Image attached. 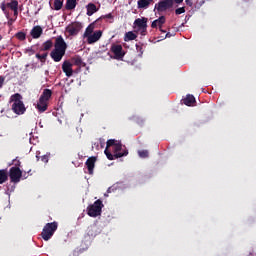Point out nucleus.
Wrapping results in <instances>:
<instances>
[{
  "mask_svg": "<svg viewBox=\"0 0 256 256\" xmlns=\"http://www.w3.org/2000/svg\"><path fill=\"white\" fill-rule=\"evenodd\" d=\"M107 159L109 161H114V159H121V157H127L129 155V151L121 141L110 139L106 142V149L104 151Z\"/></svg>",
  "mask_w": 256,
  "mask_h": 256,
  "instance_id": "obj_1",
  "label": "nucleus"
},
{
  "mask_svg": "<svg viewBox=\"0 0 256 256\" xmlns=\"http://www.w3.org/2000/svg\"><path fill=\"white\" fill-rule=\"evenodd\" d=\"M10 103L12 104V111L15 115H25V103H23V96L19 93H15L10 97Z\"/></svg>",
  "mask_w": 256,
  "mask_h": 256,
  "instance_id": "obj_2",
  "label": "nucleus"
},
{
  "mask_svg": "<svg viewBox=\"0 0 256 256\" xmlns=\"http://www.w3.org/2000/svg\"><path fill=\"white\" fill-rule=\"evenodd\" d=\"M58 227L59 224L55 221L52 223H47L41 232L42 239H44V241H49V239L55 235V231H57Z\"/></svg>",
  "mask_w": 256,
  "mask_h": 256,
  "instance_id": "obj_3",
  "label": "nucleus"
},
{
  "mask_svg": "<svg viewBox=\"0 0 256 256\" xmlns=\"http://www.w3.org/2000/svg\"><path fill=\"white\" fill-rule=\"evenodd\" d=\"M103 209V201L101 199L96 200L93 204L87 207L89 217H99Z\"/></svg>",
  "mask_w": 256,
  "mask_h": 256,
  "instance_id": "obj_4",
  "label": "nucleus"
},
{
  "mask_svg": "<svg viewBox=\"0 0 256 256\" xmlns=\"http://www.w3.org/2000/svg\"><path fill=\"white\" fill-rule=\"evenodd\" d=\"M81 29H83V24L81 22L75 21L66 27V33H68L70 37H75L79 35Z\"/></svg>",
  "mask_w": 256,
  "mask_h": 256,
  "instance_id": "obj_5",
  "label": "nucleus"
},
{
  "mask_svg": "<svg viewBox=\"0 0 256 256\" xmlns=\"http://www.w3.org/2000/svg\"><path fill=\"white\" fill-rule=\"evenodd\" d=\"M111 53L114 55V59L118 61H123V57H125V50H123V46L121 44L113 43L110 48Z\"/></svg>",
  "mask_w": 256,
  "mask_h": 256,
  "instance_id": "obj_6",
  "label": "nucleus"
},
{
  "mask_svg": "<svg viewBox=\"0 0 256 256\" xmlns=\"http://www.w3.org/2000/svg\"><path fill=\"white\" fill-rule=\"evenodd\" d=\"M147 21L148 19L145 17L137 18L134 21V28L140 31L141 35H147Z\"/></svg>",
  "mask_w": 256,
  "mask_h": 256,
  "instance_id": "obj_7",
  "label": "nucleus"
},
{
  "mask_svg": "<svg viewBox=\"0 0 256 256\" xmlns=\"http://www.w3.org/2000/svg\"><path fill=\"white\" fill-rule=\"evenodd\" d=\"M9 177L11 183H19L21 181V177H23V171L19 167H12L9 170Z\"/></svg>",
  "mask_w": 256,
  "mask_h": 256,
  "instance_id": "obj_8",
  "label": "nucleus"
},
{
  "mask_svg": "<svg viewBox=\"0 0 256 256\" xmlns=\"http://www.w3.org/2000/svg\"><path fill=\"white\" fill-rule=\"evenodd\" d=\"M173 7V0H161L157 4H155V9H157L158 13H163L167 11V9H171Z\"/></svg>",
  "mask_w": 256,
  "mask_h": 256,
  "instance_id": "obj_9",
  "label": "nucleus"
},
{
  "mask_svg": "<svg viewBox=\"0 0 256 256\" xmlns=\"http://www.w3.org/2000/svg\"><path fill=\"white\" fill-rule=\"evenodd\" d=\"M54 49H56L58 51H63L64 53H66V51H67V42H65V39H63V36H58L55 39Z\"/></svg>",
  "mask_w": 256,
  "mask_h": 256,
  "instance_id": "obj_10",
  "label": "nucleus"
},
{
  "mask_svg": "<svg viewBox=\"0 0 256 256\" xmlns=\"http://www.w3.org/2000/svg\"><path fill=\"white\" fill-rule=\"evenodd\" d=\"M62 71L65 73L66 77H72L73 76V64L69 62V60H66L62 64Z\"/></svg>",
  "mask_w": 256,
  "mask_h": 256,
  "instance_id": "obj_11",
  "label": "nucleus"
},
{
  "mask_svg": "<svg viewBox=\"0 0 256 256\" xmlns=\"http://www.w3.org/2000/svg\"><path fill=\"white\" fill-rule=\"evenodd\" d=\"M101 37H103V31L101 30L95 31L91 36L87 38L88 45H93V43H97V41H99Z\"/></svg>",
  "mask_w": 256,
  "mask_h": 256,
  "instance_id": "obj_12",
  "label": "nucleus"
},
{
  "mask_svg": "<svg viewBox=\"0 0 256 256\" xmlns=\"http://www.w3.org/2000/svg\"><path fill=\"white\" fill-rule=\"evenodd\" d=\"M50 57H51V59H53V61H55V63H59V61H61V59H63V57H65V52L54 48L52 50V52L50 53Z\"/></svg>",
  "mask_w": 256,
  "mask_h": 256,
  "instance_id": "obj_13",
  "label": "nucleus"
},
{
  "mask_svg": "<svg viewBox=\"0 0 256 256\" xmlns=\"http://www.w3.org/2000/svg\"><path fill=\"white\" fill-rule=\"evenodd\" d=\"M95 163H97V157L91 156L86 160V167L88 169L89 175H93V171L95 169Z\"/></svg>",
  "mask_w": 256,
  "mask_h": 256,
  "instance_id": "obj_14",
  "label": "nucleus"
},
{
  "mask_svg": "<svg viewBox=\"0 0 256 256\" xmlns=\"http://www.w3.org/2000/svg\"><path fill=\"white\" fill-rule=\"evenodd\" d=\"M32 39H39L43 35V28L39 25L34 26L30 31Z\"/></svg>",
  "mask_w": 256,
  "mask_h": 256,
  "instance_id": "obj_15",
  "label": "nucleus"
},
{
  "mask_svg": "<svg viewBox=\"0 0 256 256\" xmlns=\"http://www.w3.org/2000/svg\"><path fill=\"white\" fill-rule=\"evenodd\" d=\"M48 108H49V102H47L45 100H41L39 98L38 103L36 105V109H38V112L45 113V111H47Z\"/></svg>",
  "mask_w": 256,
  "mask_h": 256,
  "instance_id": "obj_16",
  "label": "nucleus"
},
{
  "mask_svg": "<svg viewBox=\"0 0 256 256\" xmlns=\"http://www.w3.org/2000/svg\"><path fill=\"white\" fill-rule=\"evenodd\" d=\"M182 103L184 105H186L187 107H191L193 105H195L196 100H195V96L188 94L186 95V97L184 99H182Z\"/></svg>",
  "mask_w": 256,
  "mask_h": 256,
  "instance_id": "obj_17",
  "label": "nucleus"
},
{
  "mask_svg": "<svg viewBox=\"0 0 256 256\" xmlns=\"http://www.w3.org/2000/svg\"><path fill=\"white\" fill-rule=\"evenodd\" d=\"M71 62H72V65H76V67H85V62H83V59L81 58V56L79 55H76L74 57L71 58Z\"/></svg>",
  "mask_w": 256,
  "mask_h": 256,
  "instance_id": "obj_18",
  "label": "nucleus"
},
{
  "mask_svg": "<svg viewBox=\"0 0 256 256\" xmlns=\"http://www.w3.org/2000/svg\"><path fill=\"white\" fill-rule=\"evenodd\" d=\"M51 95H53V91H51L50 89H44L39 99L49 103V100L51 99Z\"/></svg>",
  "mask_w": 256,
  "mask_h": 256,
  "instance_id": "obj_19",
  "label": "nucleus"
},
{
  "mask_svg": "<svg viewBox=\"0 0 256 256\" xmlns=\"http://www.w3.org/2000/svg\"><path fill=\"white\" fill-rule=\"evenodd\" d=\"M163 25H165V16H160L152 22L151 27L152 29H156V27H163Z\"/></svg>",
  "mask_w": 256,
  "mask_h": 256,
  "instance_id": "obj_20",
  "label": "nucleus"
},
{
  "mask_svg": "<svg viewBox=\"0 0 256 256\" xmlns=\"http://www.w3.org/2000/svg\"><path fill=\"white\" fill-rule=\"evenodd\" d=\"M152 3L153 0H138V9H147V7H149Z\"/></svg>",
  "mask_w": 256,
  "mask_h": 256,
  "instance_id": "obj_21",
  "label": "nucleus"
},
{
  "mask_svg": "<svg viewBox=\"0 0 256 256\" xmlns=\"http://www.w3.org/2000/svg\"><path fill=\"white\" fill-rule=\"evenodd\" d=\"M86 9H87L86 15H88V17H91V15H93L94 13H97V6L94 3H89L86 6Z\"/></svg>",
  "mask_w": 256,
  "mask_h": 256,
  "instance_id": "obj_22",
  "label": "nucleus"
},
{
  "mask_svg": "<svg viewBox=\"0 0 256 256\" xmlns=\"http://www.w3.org/2000/svg\"><path fill=\"white\" fill-rule=\"evenodd\" d=\"M93 31H95V24L94 23L90 24L86 28L83 37H86L88 39L89 37H91L93 35Z\"/></svg>",
  "mask_w": 256,
  "mask_h": 256,
  "instance_id": "obj_23",
  "label": "nucleus"
},
{
  "mask_svg": "<svg viewBox=\"0 0 256 256\" xmlns=\"http://www.w3.org/2000/svg\"><path fill=\"white\" fill-rule=\"evenodd\" d=\"M88 237H97V226L91 225L87 228Z\"/></svg>",
  "mask_w": 256,
  "mask_h": 256,
  "instance_id": "obj_24",
  "label": "nucleus"
},
{
  "mask_svg": "<svg viewBox=\"0 0 256 256\" xmlns=\"http://www.w3.org/2000/svg\"><path fill=\"white\" fill-rule=\"evenodd\" d=\"M67 11H73L77 7V0H66Z\"/></svg>",
  "mask_w": 256,
  "mask_h": 256,
  "instance_id": "obj_25",
  "label": "nucleus"
},
{
  "mask_svg": "<svg viewBox=\"0 0 256 256\" xmlns=\"http://www.w3.org/2000/svg\"><path fill=\"white\" fill-rule=\"evenodd\" d=\"M53 48V40H47L42 44L40 51H50Z\"/></svg>",
  "mask_w": 256,
  "mask_h": 256,
  "instance_id": "obj_26",
  "label": "nucleus"
},
{
  "mask_svg": "<svg viewBox=\"0 0 256 256\" xmlns=\"http://www.w3.org/2000/svg\"><path fill=\"white\" fill-rule=\"evenodd\" d=\"M6 7H8V9H11V11L19 9V1L11 0L9 3L6 4Z\"/></svg>",
  "mask_w": 256,
  "mask_h": 256,
  "instance_id": "obj_27",
  "label": "nucleus"
},
{
  "mask_svg": "<svg viewBox=\"0 0 256 256\" xmlns=\"http://www.w3.org/2000/svg\"><path fill=\"white\" fill-rule=\"evenodd\" d=\"M137 39V34L133 31H129L125 34L124 41H135Z\"/></svg>",
  "mask_w": 256,
  "mask_h": 256,
  "instance_id": "obj_28",
  "label": "nucleus"
},
{
  "mask_svg": "<svg viewBox=\"0 0 256 256\" xmlns=\"http://www.w3.org/2000/svg\"><path fill=\"white\" fill-rule=\"evenodd\" d=\"M7 179H9V176L7 175V170H0V185H3V183H5Z\"/></svg>",
  "mask_w": 256,
  "mask_h": 256,
  "instance_id": "obj_29",
  "label": "nucleus"
},
{
  "mask_svg": "<svg viewBox=\"0 0 256 256\" xmlns=\"http://www.w3.org/2000/svg\"><path fill=\"white\" fill-rule=\"evenodd\" d=\"M49 55V53H44V54H36V59H38L40 61V63H45V61H47V56Z\"/></svg>",
  "mask_w": 256,
  "mask_h": 256,
  "instance_id": "obj_30",
  "label": "nucleus"
},
{
  "mask_svg": "<svg viewBox=\"0 0 256 256\" xmlns=\"http://www.w3.org/2000/svg\"><path fill=\"white\" fill-rule=\"evenodd\" d=\"M54 9L55 11H61V9H63V0H55Z\"/></svg>",
  "mask_w": 256,
  "mask_h": 256,
  "instance_id": "obj_31",
  "label": "nucleus"
},
{
  "mask_svg": "<svg viewBox=\"0 0 256 256\" xmlns=\"http://www.w3.org/2000/svg\"><path fill=\"white\" fill-rule=\"evenodd\" d=\"M15 37L19 40V41H25L27 39V34H25V32H17L15 34Z\"/></svg>",
  "mask_w": 256,
  "mask_h": 256,
  "instance_id": "obj_32",
  "label": "nucleus"
},
{
  "mask_svg": "<svg viewBox=\"0 0 256 256\" xmlns=\"http://www.w3.org/2000/svg\"><path fill=\"white\" fill-rule=\"evenodd\" d=\"M138 155L142 159H146V157H149V151H147V150H140V151H138Z\"/></svg>",
  "mask_w": 256,
  "mask_h": 256,
  "instance_id": "obj_33",
  "label": "nucleus"
},
{
  "mask_svg": "<svg viewBox=\"0 0 256 256\" xmlns=\"http://www.w3.org/2000/svg\"><path fill=\"white\" fill-rule=\"evenodd\" d=\"M12 165H14V167H21V161L17 158H15L13 161H12Z\"/></svg>",
  "mask_w": 256,
  "mask_h": 256,
  "instance_id": "obj_34",
  "label": "nucleus"
},
{
  "mask_svg": "<svg viewBox=\"0 0 256 256\" xmlns=\"http://www.w3.org/2000/svg\"><path fill=\"white\" fill-rule=\"evenodd\" d=\"M175 13H176L177 15H181V14L185 13V7H180V8H178V9H176V10H175Z\"/></svg>",
  "mask_w": 256,
  "mask_h": 256,
  "instance_id": "obj_35",
  "label": "nucleus"
},
{
  "mask_svg": "<svg viewBox=\"0 0 256 256\" xmlns=\"http://www.w3.org/2000/svg\"><path fill=\"white\" fill-rule=\"evenodd\" d=\"M136 51H138V53H140V57L141 55H143V46L136 44Z\"/></svg>",
  "mask_w": 256,
  "mask_h": 256,
  "instance_id": "obj_36",
  "label": "nucleus"
},
{
  "mask_svg": "<svg viewBox=\"0 0 256 256\" xmlns=\"http://www.w3.org/2000/svg\"><path fill=\"white\" fill-rule=\"evenodd\" d=\"M0 8L3 11V13H7V4H5V2L1 3Z\"/></svg>",
  "mask_w": 256,
  "mask_h": 256,
  "instance_id": "obj_37",
  "label": "nucleus"
},
{
  "mask_svg": "<svg viewBox=\"0 0 256 256\" xmlns=\"http://www.w3.org/2000/svg\"><path fill=\"white\" fill-rule=\"evenodd\" d=\"M41 161H42L43 163H48V162H49V156H47V155L41 156Z\"/></svg>",
  "mask_w": 256,
  "mask_h": 256,
  "instance_id": "obj_38",
  "label": "nucleus"
},
{
  "mask_svg": "<svg viewBox=\"0 0 256 256\" xmlns=\"http://www.w3.org/2000/svg\"><path fill=\"white\" fill-rule=\"evenodd\" d=\"M3 83H5V77L4 76H0V89L3 88Z\"/></svg>",
  "mask_w": 256,
  "mask_h": 256,
  "instance_id": "obj_39",
  "label": "nucleus"
},
{
  "mask_svg": "<svg viewBox=\"0 0 256 256\" xmlns=\"http://www.w3.org/2000/svg\"><path fill=\"white\" fill-rule=\"evenodd\" d=\"M186 2V5H188L189 7H192L193 6V1L191 0H185Z\"/></svg>",
  "mask_w": 256,
  "mask_h": 256,
  "instance_id": "obj_40",
  "label": "nucleus"
},
{
  "mask_svg": "<svg viewBox=\"0 0 256 256\" xmlns=\"http://www.w3.org/2000/svg\"><path fill=\"white\" fill-rule=\"evenodd\" d=\"M14 13V17H17V15H19V8H16L14 10H12Z\"/></svg>",
  "mask_w": 256,
  "mask_h": 256,
  "instance_id": "obj_41",
  "label": "nucleus"
},
{
  "mask_svg": "<svg viewBox=\"0 0 256 256\" xmlns=\"http://www.w3.org/2000/svg\"><path fill=\"white\" fill-rule=\"evenodd\" d=\"M105 19H113V14L109 13L104 16Z\"/></svg>",
  "mask_w": 256,
  "mask_h": 256,
  "instance_id": "obj_42",
  "label": "nucleus"
},
{
  "mask_svg": "<svg viewBox=\"0 0 256 256\" xmlns=\"http://www.w3.org/2000/svg\"><path fill=\"white\" fill-rule=\"evenodd\" d=\"M169 37H172V35H171V33H166V35H165V39H167V38H169Z\"/></svg>",
  "mask_w": 256,
  "mask_h": 256,
  "instance_id": "obj_43",
  "label": "nucleus"
},
{
  "mask_svg": "<svg viewBox=\"0 0 256 256\" xmlns=\"http://www.w3.org/2000/svg\"><path fill=\"white\" fill-rule=\"evenodd\" d=\"M175 1L176 3L180 4L183 0H172Z\"/></svg>",
  "mask_w": 256,
  "mask_h": 256,
  "instance_id": "obj_44",
  "label": "nucleus"
},
{
  "mask_svg": "<svg viewBox=\"0 0 256 256\" xmlns=\"http://www.w3.org/2000/svg\"><path fill=\"white\" fill-rule=\"evenodd\" d=\"M107 193H111V188H108Z\"/></svg>",
  "mask_w": 256,
  "mask_h": 256,
  "instance_id": "obj_45",
  "label": "nucleus"
},
{
  "mask_svg": "<svg viewBox=\"0 0 256 256\" xmlns=\"http://www.w3.org/2000/svg\"><path fill=\"white\" fill-rule=\"evenodd\" d=\"M159 28H160V31H161L162 33H165V31H164V30H162V29H161V27H159Z\"/></svg>",
  "mask_w": 256,
  "mask_h": 256,
  "instance_id": "obj_46",
  "label": "nucleus"
},
{
  "mask_svg": "<svg viewBox=\"0 0 256 256\" xmlns=\"http://www.w3.org/2000/svg\"><path fill=\"white\" fill-rule=\"evenodd\" d=\"M37 161H39V155H36Z\"/></svg>",
  "mask_w": 256,
  "mask_h": 256,
  "instance_id": "obj_47",
  "label": "nucleus"
},
{
  "mask_svg": "<svg viewBox=\"0 0 256 256\" xmlns=\"http://www.w3.org/2000/svg\"><path fill=\"white\" fill-rule=\"evenodd\" d=\"M3 39V36L0 35V41Z\"/></svg>",
  "mask_w": 256,
  "mask_h": 256,
  "instance_id": "obj_48",
  "label": "nucleus"
},
{
  "mask_svg": "<svg viewBox=\"0 0 256 256\" xmlns=\"http://www.w3.org/2000/svg\"><path fill=\"white\" fill-rule=\"evenodd\" d=\"M78 139H81V135H78Z\"/></svg>",
  "mask_w": 256,
  "mask_h": 256,
  "instance_id": "obj_49",
  "label": "nucleus"
}]
</instances>
